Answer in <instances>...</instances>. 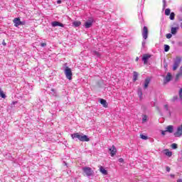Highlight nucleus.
I'll return each instance as SVG.
<instances>
[{"mask_svg":"<svg viewBox=\"0 0 182 182\" xmlns=\"http://www.w3.org/2000/svg\"><path fill=\"white\" fill-rule=\"evenodd\" d=\"M71 138L73 140H80V141H90V139L87 135H85L84 134L80 133H74L71 134Z\"/></svg>","mask_w":182,"mask_h":182,"instance_id":"nucleus-1","label":"nucleus"},{"mask_svg":"<svg viewBox=\"0 0 182 182\" xmlns=\"http://www.w3.org/2000/svg\"><path fill=\"white\" fill-rule=\"evenodd\" d=\"M182 58L180 56H177L176 59L173 60V70H177L178 66H180V63H181Z\"/></svg>","mask_w":182,"mask_h":182,"instance_id":"nucleus-2","label":"nucleus"},{"mask_svg":"<svg viewBox=\"0 0 182 182\" xmlns=\"http://www.w3.org/2000/svg\"><path fill=\"white\" fill-rule=\"evenodd\" d=\"M64 73L67 79H68V80H72V76H73V74L72 73V69L66 66L64 69Z\"/></svg>","mask_w":182,"mask_h":182,"instance_id":"nucleus-3","label":"nucleus"},{"mask_svg":"<svg viewBox=\"0 0 182 182\" xmlns=\"http://www.w3.org/2000/svg\"><path fill=\"white\" fill-rule=\"evenodd\" d=\"M82 171L83 173H85V176H87V177H90L92 176H93V171L92 170V168L90 167H87V166H85L82 168Z\"/></svg>","mask_w":182,"mask_h":182,"instance_id":"nucleus-4","label":"nucleus"},{"mask_svg":"<svg viewBox=\"0 0 182 182\" xmlns=\"http://www.w3.org/2000/svg\"><path fill=\"white\" fill-rule=\"evenodd\" d=\"M94 19L92 18H90L84 24L85 28L86 29H89V28H92L93 26Z\"/></svg>","mask_w":182,"mask_h":182,"instance_id":"nucleus-5","label":"nucleus"},{"mask_svg":"<svg viewBox=\"0 0 182 182\" xmlns=\"http://www.w3.org/2000/svg\"><path fill=\"white\" fill-rule=\"evenodd\" d=\"M174 137H181L182 136V124L177 127L176 132L173 133Z\"/></svg>","mask_w":182,"mask_h":182,"instance_id":"nucleus-6","label":"nucleus"},{"mask_svg":"<svg viewBox=\"0 0 182 182\" xmlns=\"http://www.w3.org/2000/svg\"><path fill=\"white\" fill-rule=\"evenodd\" d=\"M142 38L145 40L149 38V28H147V26H144L142 29Z\"/></svg>","mask_w":182,"mask_h":182,"instance_id":"nucleus-7","label":"nucleus"},{"mask_svg":"<svg viewBox=\"0 0 182 182\" xmlns=\"http://www.w3.org/2000/svg\"><path fill=\"white\" fill-rule=\"evenodd\" d=\"M109 151H110L109 154L111 157H114L116 156V153H117V149H116V146L112 145L111 148H109Z\"/></svg>","mask_w":182,"mask_h":182,"instance_id":"nucleus-8","label":"nucleus"},{"mask_svg":"<svg viewBox=\"0 0 182 182\" xmlns=\"http://www.w3.org/2000/svg\"><path fill=\"white\" fill-rule=\"evenodd\" d=\"M150 58H151V55L149 54H144L142 57V60L144 63V65H147V62L149 60V59H150Z\"/></svg>","mask_w":182,"mask_h":182,"instance_id":"nucleus-9","label":"nucleus"},{"mask_svg":"<svg viewBox=\"0 0 182 182\" xmlns=\"http://www.w3.org/2000/svg\"><path fill=\"white\" fill-rule=\"evenodd\" d=\"M14 23V26L18 28V26H20V25L22 23V21H21V18H15L13 21Z\"/></svg>","mask_w":182,"mask_h":182,"instance_id":"nucleus-10","label":"nucleus"},{"mask_svg":"<svg viewBox=\"0 0 182 182\" xmlns=\"http://www.w3.org/2000/svg\"><path fill=\"white\" fill-rule=\"evenodd\" d=\"M51 25L53 28H55V26H60L61 28H63L65 25L63 23L59 22V21H53L51 22Z\"/></svg>","mask_w":182,"mask_h":182,"instance_id":"nucleus-11","label":"nucleus"},{"mask_svg":"<svg viewBox=\"0 0 182 182\" xmlns=\"http://www.w3.org/2000/svg\"><path fill=\"white\" fill-rule=\"evenodd\" d=\"M170 80H171V73H168L164 80V83L166 85V83H168Z\"/></svg>","mask_w":182,"mask_h":182,"instance_id":"nucleus-12","label":"nucleus"},{"mask_svg":"<svg viewBox=\"0 0 182 182\" xmlns=\"http://www.w3.org/2000/svg\"><path fill=\"white\" fill-rule=\"evenodd\" d=\"M150 77H146L144 80V89H147V87H149V85L150 84Z\"/></svg>","mask_w":182,"mask_h":182,"instance_id":"nucleus-13","label":"nucleus"},{"mask_svg":"<svg viewBox=\"0 0 182 182\" xmlns=\"http://www.w3.org/2000/svg\"><path fill=\"white\" fill-rule=\"evenodd\" d=\"M166 130L168 133H173L174 132V127L173 125H168L166 127Z\"/></svg>","mask_w":182,"mask_h":182,"instance_id":"nucleus-14","label":"nucleus"},{"mask_svg":"<svg viewBox=\"0 0 182 182\" xmlns=\"http://www.w3.org/2000/svg\"><path fill=\"white\" fill-rule=\"evenodd\" d=\"M177 31H178V27H172L171 28V33L172 35H176L177 33Z\"/></svg>","mask_w":182,"mask_h":182,"instance_id":"nucleus-15","label":"nucleus"},{"mask_svg":"<svg viewBox=\"0 0 182 182\" xmlns=\"http://www.w3.org/2000/svg\"><path fill=\"white\" fill-rule=\"evenodd\" d=\"M91 53L94 56H97V58H100V56H102V54H100V53H99V51L92 50Z\"/></svg>","mask_w":182,"mask_h":182,"instance_id":"nucleus-16","label":"nucleus"},{"mask_svg":"<svg viewBox=\"0 0 182 182\" xmlns=\"http://www.w3.org/2000/svg\"><path fill=\"white\" fill-rule=\"evenodd\" d=\"M82 25V22L80 21H74L73 22V26H74L75 28H79V26H80Z\"/></svg>","mask_w":182,"mask_h":182,"instance_id":"nucleus-17","label":"nucleus"},{"mask_svg":"<svg viewBox=\"0 0 182 182\" xmlns=\"http://www.w3.org/2000/svg\"><path fill=\"white\" fill-rule=\"evenodd\" d=\"M100 102L102 105L103 107H107V102L106 100L100 99Z\"/></svg>","mask_w":182,"mask_h":182,"instance_id":"nucleus-18","label":"nucleus"},{"mask_svg":"<svg viewBox=\"0 0 182 182\" xmlns=\"http://www.w3.org/2000/svg\"><path fill=\"white\" fill-rule=\"evenodd\" d=\"M50 95H51V96H58V92H56V90L52 88L50 91Z\"/></svg>","mask_w":182,"mask_h":182,"instance_id":"nucleus-19","label":"nucleus"},{"mask_svg":"<svg viewBox=\"0 0 182 182\" xmlns=\"http://www.w3.org/2000/svg\"><path fill=\"white\" fill-rule=\"evenodd\" d=\"M164 153L168 157H171V156H173V152L168 151V149H165Z\"/></svg>","mask_w":182,"mask_h":182,"instance_id":"nucleus-20","label":"nucleus"},{"mask_svg":"<svg viewBox=\"0 0 182 182\" xmlns=\"http://www.w3.org/2000/svg\"><path fill=\"white\" fill-rule=\"evenodd\" d=\"M100 171H101V173L102 174H104L105 176H107V171L106 169H105V168H103V166H100Z\"/></svg>","mask_w":182,"mask_h":182,"instance_id":"nucleus-21","label":"nucleus"},{"mask_svg":"<svg viewBox=\"0 0 182 182\" xmlns=\"http://www.w3.org/2000/svg\"><path fill=\"white\" fill-rule=\"evenodd\" d=\"M137 77H139V73L136 71L133 73V81L136 82L137 80Z\"/></svg>","mask_w":182,"mask_h":182,"instance_id":"nucleus-22","label":"nucleus"},{"mask_svg":"<svg viewBox=\"0 0 182 182\" xmlns=\"http://www.w3.org/2000/svg\"><path fill=\"white\" fill-rule=\"evenodd\" d=\"M0 97H2V99H6V95L4 93V91H2V89L0 88Z\"/></svg>","mask_w":182,"mask_h":182,"instance_id":"nucleus-23","label":"nucleus"},{"mask_svg":"<svg viewBox=\"0 0 182 182\" xmlns=\"http://www.w3.org/2000/svg\"><path fill=\"white\" fill-rule=\"evenodd\" d=\"M175 16H176V14H174V12H171L169 17L171 21H174Z\"/></svg>","mask_w":182,"mask_h":182,"instance_id":"nucleus-24","label":"nucleus"},{"mask_svg":"<svg viewBox=\"0 0 182 182\" xmlns=\"http://www.w3.org/2000/svg\"><path fill=\"white\" fill-rule=\"evenodd\" d=\"M170 50V46L164 45V52H168Z\"/></svg>","mask_w":182,"mask_h":182,"instance_id":"nucleus-25","label":"nucleus"},{"mask_svg":"<svg viewBox=\"0 0 182 182\" xmlns=\"http://www.w3.org/2000/svg\"><path fill=\"white\" fill-rule=\"evenodd\" d=\"M170 12H171V10H170V9H166L165 10V15H166V16H168V15H170Z\"/></svg>","mask_w":182,"mask_h":182,"instance_id":"nucleus-26","label":"nucleus"},{"mask_svg":"<svg viewBox=\"0 0 182 182\" xmlns=\"http://www.w3.org/2000/svg\"><path fill=\"white\" fill-rule=\"evenodd\" d=\"M171 147L173 150H176V149H177V147H178V145H177V144H172L171 145Z\"/></svg>","mask_w":182,"mask_h":182,"instance_id":"nucleus-27","label":"nucleus"},{"mask_svg":"<svg viewBox=\"0 0 182 182\" xmlns=\"http://www.w3.org/2000/svg\"><path fill=\"white\" fill-rule=\"evenodd\" d=\"M140 137H141V139H142V140H147V136H146V135L141 134Z\"/></svg>","mask_w":182,"mask_h":182,"instance_id":"nucleus-28","label":"nucleus"},{"mask_svg":"<svg viewBox=\"0 0 182 182\" xmlns=\"http://www.w3.org/2000/svg\"><path fill=\"white\" fill-rule=\"evenodd\" d=\"M142 122L144 123L146 122H147V115H144L143 118H142Z\"/></svg>","mask_w":182,"mask_h":182,"instance_id":"nucleus-29","label":"nucleus"},{"mask_svg":"<svg viewBox=\"0 0 182 182\" xmlns=\"http://www.w3.org/2000/svg\"><path fill=\"white\" fill-rule=\"evenodd\" d=\"M172 36H173V35L171 33L166 34L167 39H171Z\"/></svg>","mask_w":182,"mask_h":182,"instance_id":"nucleus-30","label":"nucleus"},{"mask_svg":"<svg viewBox=\"0 0 182 182\" xmlns=\"http://www.w3.org/2000/svg\"><path fill=\"white\" fill-rule=\"evenodd\" d=\"M163 4H164L163 9H166V6H167L166 3V0H163Z\"/></svg>","mask_w":182,"mask_h":182,"instance_id":"nucleus-31","label":"nucleus"},{"mask_svg":"<svg viewBox=\"0 0 182 182\" xmlns=\"http://www.w3.org/2000/svg\"><path fill=\"white\" fill-rule=\"evenodd\" d=\"M164 107L165 110H166V112H168V105H165L164 106Z\"/></svg>","mask_w":182,"mask_h":182,"instance_id":"nucleus-32","label":"nucleus"},{"mask_svg":"<svg viewBox=\"0 0 182 182\" xmlns=\"http://www.w3.org/2000/svg\"><path fill=\"white\" fill-rule=\"evenodd\" d=\"M118 161H119V163H124V159H123V158H120V159H118Z\"/></svg>","mask_w":182,"mask_h":182,"instance_id":"nucleus-33","label":"nucleus"},{"mask_svg":"<svg viewBox=\"0 0 182 182\" xmlns=\"http://www.w3.org/2000/svg\"><path fill=\"white\" fill-rule=\"evenodd\" d=\"M41 46L42 48H45V46H46V43H41Z\"/></svg>","mask_w":182,"mask_h":182,"instance_id":"nucleus-34","label":"nucleus"},{"mask_svg":"<svg viewBox=\"0 0 182 182\" xmlns=\"http://www.w3.org/2000/svg\"><path fill=\"white\" fill-rule=\"evenodd\" d=\"M144 46H146V41H142V48H144Z\"/></svg>","mask_w":182,"mask_h":182,"instance_id":"nucleus-35","label":"nucleus"},{"mask_svg":"<svg viewBox=\"0 0 182 182\" xmlns=\"http://www.w3.org/2000/svg\"><path fill=\"white\" fill-rule=\"evenodd\" d=\"M166 132H167L166 130V131H161L162 136H166Z\"/></svg>","mask_w":182,"mask_h":182,"instance_id":"nucleus-36","label":"nucleus"},{"mask_svg":"<svg viewBox=\"0 0 182 182\" xmlns=\"http://www.w3.org/2000/svg\"><path fill=\"white\" fill-rule=\"evenodd\" d=\"M138 95H139V96H141L143 95V92H141V90L138 91Z\"/></svg>","mask_w":182,"mask_h":182,"instance_id":"nucleus-37","label":"nucleus"},{"mask_svg":"<svg viewBox=\"0 0 182 182\" xmlns=\"http://www.w3.org/2000/svg\"><path fill=\"white\" fill-rule=\"evenodd\" d=\"M170 170H171L170 167L169 166H166V171L168 173H170Z\"/></svg>","mask_w":182,"mask_h":182,"instance_id":"nucleus-38","label":"nucleus"},{"mask_svg":"<svg viewBox=\"0 0 182 182\" xmlns=\"http://www.w3.org/2000/svg\"><path fill=\"white\" fill-rule=\"evenodd\" d=\"M2 45H3L4 46H6V43H5V41H4V40L3 41Z\"/></svg>","mask_w":182,"mask_h":182,"instance_id":"nucleus-39","label":"nucleus"},{"mask_svg":"<svg viewBox=\"0 0 182 182\" xmlns=\"http://www.w3.org/2000/svg\"><path fill=\"white\" fill-rule=\"evenodd\" d=\"M170 177H171V178H174V177H176V176L174 174H171Z\"/></svg>","mask_w":182,"mask_h":182,"instance_id":"nucleus-40","label":"nucleus"},{"mask_svg":"<svg viewBox=\"0 0 182 182\" xmlns=\"http://www.w3.org/2000/svg\"><path fill=\"white\" fill-rule=\"evenodd\" d=\"M57 4H62V1L61 0H58Z\"/></svg>","mask_w":182,"mask_h":182,"instance_id":"nucleus-41","label":"nucleus"},{"mask_svg":"<svg viewBox=\"0 0 182 182\" xmlns=\"http://www.w3.org/2000/svg\"><path fill=\"white\" fill-rule=\"evenodd\" d=\"M176 182H182V179H178Z\"/></svg>","mask_w":182,"mask_h":182,"instance_id":"nucleus-42","label":"nucleus"},{"mask_svg":"<svg viewBox=\"0 0 182 182\" xmlns=\"http://www.w3.org/2000/svg\"><path fill=\"white\" fill-rule=\"evenodd\" d=\"M21 25H25V21H21Z\"/></svg>","mask_w":182,"mask_h":182,"instance_id":"nucleus-43","label":"nucleus"},{"mask_svg":"<svg viewBox=\"0 0 182 182\" xmlns=\"http://www.w3.org/2000/svg\"><path fill=\"white\" fill-rule=\"evenodd\" d=\"M174 100H177V97H173V102Z\"/></svg>","mask_w":182,"mask_h":182,"instance_id":"nucleus-44","label":"nucleus"},{"mask_svg":"<svg viewBox=\"0 0 182 182\" xmlns=\"http://www.w3.org/2000/svg\"><path fill=\"white\" fill-rule=\"evenodd\" d=\"M179 11H180V12H181V14H182V7H181V8L179 9Z\"/></svg>","mask_w":182,"mask_h":182,"instance_id":"nucleus-45","label":"nucleus"},{"mask_svg":"<svg viewBox=\"0 0 182 182\" xmlns=\"http://www.w3.org/2000/svg\"><path fill=\"white\" fill-rule=\"evenodd\" d=\"M137 60H139V57L136 58V61L137 62Z\"/></svg>","mask_w":182,"mask_h":182,"instance_id":"nucleus-46","label":"nucleus"},{"mask_svg":"<svg viewBox=\"0 0 182 182\" xmlns=\"http://www.w3.org/2000/svg\"><path fill=\"white\" fill-rule=\"evenodd\" d=\"M180 70L182 72V65L180 67Z\"/></svg>","mask_w":182,"mask_h":182,"instance_id":"nucleus-47","label":"nucleus"},{"mask_svg":"<svg viewBox=\"0 0 182 182\" xmlns=\"http://www.w3.org/2000/svg\"><path fill=\"white\" fill-rule=\"evenodd\" d=\"M13 105H16V102H13Z\"/></svg>","mask_w":182,"mask_h":182,"instance_id":"nucleus-48","label":"nucleus"},{"mask_svg":"<svg viewBox=\"0 0 182 182\" xmlns=\"http://www.w3.org/2000/svg\"><path fill=\"white\" fill-rule=\"evenodd\" d=\"M180 45H181V46H182V42H181V43H180Z\"/></svg>","mask_w":182,"mask_h":182,"instance_id":"nucleus-49","label":"nucleus"}]
</instances>
